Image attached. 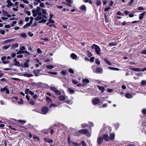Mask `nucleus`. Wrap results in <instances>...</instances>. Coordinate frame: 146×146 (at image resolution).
Segmentation results:
<instances>
[{
	"label": "nucleus",
	"mask_w": 146,
	"mask_h": 146,
	"mask_svg": "<svg viewBox=\"0 0 146 146\" xmlns=\"http://www.w3.org/2000/svg\"><path fill=\"white\" fill-rule=\"evenodd\" d=\"M92 48L95 49V52L98 55H100V52L101 49L99 46L96 44H94L92 46Z\"/></svg>",
	"instance_id": "nucleus-1"
},
{
	"label": "nucleus",
	"mask_w": 146,
	"mask_h": 146,
	"mask_svg": "<svg viewBox=\"0 0 146 146\" xmlns=\"http://www.w3.org/2000/svg\"><path fill=\"white\" fill-rule=\"evenodd\" d=\"M78 132L82 134H85L86 136L89 137L91 135V134L86 129H83L80 130Z\"/></svg>",
	"instance_id": "nucleus-2"
},
{
	"label": "nucleus",
	"mask_w": 146,
	"mask_h": 146,
	"mask_svg": "<svg viewBox=\"0 0 146 146\" xmlns=\"http://www.w3.org/2000/svg\"><path fill=\"white\" fill-rule=\"evenodd\" d=\"M35 20L36 21H38L41 19V20L39 21L38 23H45L46 21V20L42 19V17L40 15H38V16L35 18Z\"/></svg>",
	"instance_id": "nucleus-3"
},
{
	"label": "nucleus",
	"mask_w": 146,
	"mask_h": 146,
	"mask_svg": "<svg viewBox=\"0 0 146 146\" xmlns=\"http://www.w3.org/2000/svg\"><path fill=\"white\" fill-rule=\"evenodd\" d=\"M41 111L42 112V114H46L48 111V108L46 107H44L42 108Z\"/></svg>",
	"instance_id": "nucleus-4"
},
{
	"label": "nucleus",
	"mask_w": 146,
	"mask_h": 146,
	"mask_svg": "<svg viewBox=\"0 0 146 146\" xmlns=\"http://www.w3.org/2000/svg\"><path fill=\"white\" fill-rule=\"evenodd\" d=\"M18 4V2H16L14 4H13V6L14 8H13V11H18V7L17 6Z\"/></svg>",
	"instance_id": "nucleus-5"
},
{
	"label": "nucleus",
	"mask_w": 146,
	"mask_h": 146,
	"mask_svg": "<svg viewBox=\"0 0 146 146\" xmlns=\"http://www.w3.org/2000/svg\"><path fill=\"white\" fill-rule=\"evenodd\" d=\"M29 61H30V60L29 59L26 60H25V62H24L23 65H21V66L22 67H24V68L29 67Z\"/></svg>",
	"instance_id": "nucleus-6"
},
{
	"label": "nucleus",
	"mask_w": 146,
	"mask_h": 146,
	"mask_svg": "<svg viewBox=\"0 0 146 146\" xmlns=\"http://www.w3.org/2000/svg\"><path fill=\"white\" fill-rule=\"evenodd\" d=\"M103 141V138L101 136H98L97 139V143L98 145L102 143Z\"/></svg>",
	"instance_id": "nucleus-7"
},
{
	"label": "nucleus",
	"mask_w": 146,
	"mask_h": 146,
	"mask_svg": "<svg viewBox=\"0 0 146 146\" xmlns=\"http://www.w3.org/2000/svg\"><path fill=\"white\" fill-rule=\"evenodd\" d=\"M100 102V100L97 98H94L92 101L93 104L95 105L98 104Z\"/></svg>",
	"instance_id": "nucleus-8"
},
{
	"label": "nucleus",
	"mask_w": 146,
	"mask_h": 146,
	"mask_svg": "<svg viewBox=\"0 0 146 146\" xmlns=\"http://www.w3.org/2000/svg\"><path fill=\"white\" fill-rule=\"evenodd\" d=\"M7 4L6 6L7 7L9 8L13 6V3L11 2V0H7Z\"/></svg>",
	"instance_id": "nucleus-9"
},
{
	"label": "nucleus",
	"mask_w": 146,
	"mask_h": 146,
	"mask_svg": "<svg viewBox=\"0 0 146 146\" xmlns=\"http://www.w3.org/2000/svg\"><path fill=\"white\" fill-rule=\"evenodd\" d=\"M103 72V69L102 68H96V72L98 74H101Z\"/></svg>",
	"instance_id": "nucleus-10"
},
{
	"label": "nucleus",
	"mask_w": 146,
	"mask_h": 146,
	"mask_svg": "<svg viewBox=\"0 0 146 146\" xmlns=\"http://www.w3.org/2000/svg\"><path fill=\"white\" fill-rule=\"evenodd\" d=\"M103 137L105 141H108L109 140V137L108 134H104L103 135Z\"/></svg>",
	"instance_id": "nucleus-11"
},
{
	"label": "nucleus",
	"mask_w": 146,
	"mask_h": 146,
	"mask_svg": "<svg viewBox=\"0 0 146 146\" xmlns=\"http://www.w3.org/2000/svg\"><path fill=\"white\" fill-rule=\"evenodd\" d=\"M58 99L60 101H63L65 100L66 97L64 95H60L58 97Z\"/></svg>",
	"instance_id": "nucleus-12"
},
{
	"label": "nucleus",
	"mask_w": 146,
	"mask_h": 146,
	"mask_svg": "<svg viewBox=\"0 0 146 146\" xmlns=\"http://www.w3.org/2000/svg\"><path fill=\"white\" fill-rule=\"evenodd\" d=\"M6 58V57L5 56H3L1 58V60H2V62L4 64H6L9 62L8 61H5Z\"/></svg>",
	"instance_id": "nucleus-13"
},
{
	"label": "nucleus",
	"mask_w": 146,
	"mask_h": 146,
	"mask_svg": "<svg viewBox=\"0 0 146 146\" xmlns=\"http://www.w3.org/2000/svg\"><path fill=\"white\" fill-rule=\"evenodd\" d=\"M23 76L27 77L28 78L31 77H32L33 75L31 74H29L27 73H25L23 74Z\"/></svg>",
	"instance_id": "nucleus-14"
},
{
	"label": "nucleus",
	"mask_w": 146,
	"mask_h": 146,
	"mask_svg": "<svg viewBox=\"0 0 146 146\" xmlns=\"http://www.w3.org/2000/svg\"><path fill=\"white\" fill-rule=\"evenodd\" d=\"M44 140L45 141L49 143H52L53 142V141L50 139H48L47 138H44Z\"/></svg>",
	"instance_id": "nucleus-15"
},
{
	"label": "nucleus",
	"mask_w": 146,
	"mask_h": 146,
	"mask_svg": "<svg viewBox=\"0 0 146 146\" xmlns=\"http://www.w3.org/2000/svg\"><path fill=\"white\" fill-rule=\"evenodd\" d=\"M13 62L15 63L14 64V65L17 66H19L20 64L19 62L17 60L16 58H15L14 59Z\"/></svg>",
	"instance_id": "nucleus-16"
},
{
	"label": "nucleus",
	"mask_w": 146,
	"mask_h": 146,
	"mask_svg": "<svg viewBox=\"0 0 146 146\" xmlns=\"http://www.w3.org/2000/svg\"><path fill=\"white\" fill-rule=\"evenodd\" d=\"M40 72V70L38 69H37L36 70H34L33 71L35 76H38V74H39Z\"/></svg>",
	"instance_id": "nucleus-17"
},
{
	"label": "nucleus",
	"mask_w": 146,
	"mask_h": 146,
	"mask_svg": "<svg viewBox=\"0 0 146 146\" xmlns=\"http://www.w3.org/2000/svg\"><path fill=\"white\" fill-rule=\"evenodd\" d=\"M108 68L109 70H119V69L118 68L110 66H108Z\"/></svg>",
	"instance_id": "nucleus-18"
},
{
	"label": "nucleus",
	"mask_w": 146,
	"mask_h": 146,
	"mask_svg": "<svg viewBox=\"0 0 146 146\" xmlns=\"http://www.w3.org/2000/svg\"><path fill=\"white\" fill-rule=\"evenodd\" d=\"M97 87L98 88L99 90L101 91V92L102 93L104 92L105 88L103 86H97Z\"/></svg>",
	"instance_id": "nucleus-19"
},
{
	"label": "nucleus",
	"mask_w": 146,
	"mask_h": 146,
	"mask_svg": "<svg viewBox=\"0 0 146 146\" xmlns=\"http://www.w3.org/2000/svg\"><path fill=\"white\" fill-rule=\"evenodd\" d=\"M115 135L113 133H111L110 134V137L109 139L111 140H113L115 138Z\"/></svg>",
	"instance_id": "nucleus-20"
},
{
	"label": "nucleus",
	"mask_w": 146,
	"mask_h": 146,
	"mask_svg": "<svg viewBox=\"0 0 146 146\" xmlns=\"http://www.w3.org/2000/svg\"><path fill=\"white\" fill-rule=\"evenodd\" d=\"M146 13L145 12H144L140 14L139 15V19H143V17Z\"/></svg>",
	"instance_id": "nucleus-21"
},
{
	"label": "nucleus",
	"mask_w": 146,
	"mask_h": 146,
	"mask_svg": "<svg viewBox=\"0 0 146 146\" xmlns=\"http://www.w3.org/2000/svg\"><path fill=\"white\" fill-rule=\"evenodd\" d=\"M89 80L87 79H83V84L84 85H85L86 84L89 83Z\"/></svg>",
	"instance_id": "nucleus-22"
},
{
	"label": "nucleus",
	"mask_w": 146,
	"mask_h": 146,
	"mask_svg": "<svg viewBox=\"0 0 146 146\" xmlns=\"http://www.w3.org/2000/svg\"><path fill=\"white\" fill-rule=\"evenodd\" d=\"M33 15L34 17H36L37 15V12L35 10L33 9L32 10Z\"/></svg>",
	"instance_id": "nucleus-23"
},
{
	"label": "nucleus",
	"mask_w": 146,
	"mask_h": 146,
	"mask_svg": "<svg viewBox=\"0 0 146 146\" xmlns=\"http://www.w3.org/2000/svg\"><path fill=\"white\" fill-rule=\"evenodd\" d=\"M131 70L136 72H140L141 71V70L140 68H133L131 69Z\"/></svg>",
	"instance_id": "nucleus-24"
},
{
	"label": "nucleus",
	"mask_w": 146,
	"mask_h": 146,
	"mask_svg": "<svg viewBox=\"0 0 146 146\" xmlns=\"http://www.w3.org/2000/svg\"><path fill=\"white\" fill-rule=\"evenodd\" d=\"M125 96L127 98H131L132 97V96L129 93H127L125 95Z\"/></svg>",
	"instance_id": "nucleus-25"
},
{
	"label": "nucleus",
	"mask_w": 146,
	"mask_h": 146,
	"mask_svg": "<svg viewBox=\"0 0 146 146\" xmlns=\"http://www.w3.org/2000/svg\"><path fill=\"white\" fill-rule=\"evenodd\" d=\"M68 90L70 93L72 94L75 92V91L73 89L69 88L68 89Z\"/></svg>",
	"instance_id": "nucleus-26"
},
{
	"label": "nucleus",
	"mask_w": 146,
	"mask_h": 146,
	"mask_svg": "<svg viewBox=\"0 0 146 146\" xmlns=\"http://www.w3.org/2000/svg\"><path fill=\"white\" fill-rule=\"evenodd\" d=\"M40 2V0H35L34 2V5H37L38 3Z\"/></svg>",
	"instance_id": "nucleus-27"
},
{
	"label": "nucleus",
	"mask_w": 146,
	"mask_h": 146,
	"mask_svg": "<svg viewBox=\"0 0 146 146\" xmlns=\"http://www.w3.org/2000/svg\"><path fill=\"white\" fill-rule=\"evenodd\" d=\"M18 46V45L17 44H15L12 45L11 47V48L12 49H14L15 48H17Z\"/></svg>",
	"instance_id": "nucleus-28"
},
{
	"label": "nucleus",
	"mask_w": 146,
	"mask_h": 146,
	"mask_svg": "<svg viewBox=\"0 0 146 146\" xmlns=\"http://www.w3.org/2000/svg\"><path fill=\"white\" fill-rule=\"evenodd\" d=\"M70 56L72 59H76L77 58V56L74 53L71 54Z\"/></svg>",
	"instance_id": "nucleus-29"
},
{
	"label": "nucleus",
	"mask_w": 146,
	"mask_h": 146,
	"mask_svg": "<svg viewBox=\"0 0 146 146\" xmlns=\"http://www.w3.org/2000/svg\"><path fill=\"white\" fill-rule=\"evenodd\" d=\"M31 24L29 22L28 23H26L25 25L23 26V28H25L27 27H29L31 26Z\"/></svg>",
	"instance_id": "nucleus-30"
},
{
	"label": "nucleus",
	"mask_w": 146,
	"mask_h": 146,
	"mask_svg": "<svg viewBox=\"0 0 146 146\" xmlns=\"http://www.w3.org/2000/svg\"><path fill=\"white\" fill-rule=\"evenodd\" d=\"M104 61L106 62L107 64H108L109 65H111V64L110 62L106 58H104Z\"/></svg>",
	"instance_id": "nucleus-31"
},
{
	"label": "nucleus",
	"mask_w": 146,
	"mask_h": 146,
	"mask_svg": "<svg viewBox=\"0 0 146 146\" xmlns=\"http://www.w3.org/2000/svg\"><path fill=\"white\" fill-rule=\"evenodd\" d=\"M50 89L51 90H52L55 92L56 90H57L56 88L54 87H51L50 88Z\"/></svg>",
	"instance_id": "nucleus-32"
},
{
	"label": "nucleus",
	"mask_w": 146,
	"mask_h": 146,
	"mask_svg": "<svg viewBox=\"0 0 146 146\" xmlns=\"http://www.w3.org/2000/svg\"><path fill=\"white\" fill-rule=\"evenodd\" d=\"M20 35L22 38H26L27 37V35L26 34L24 33L20 34Z\"/></svg>",
	"instance_id": "nucleus-33"
},
{
	"label": "nucleus",
	"mask_w": 146,
	"mask_h": 146,
	"mask_svg": "<svg viewBox=\"0 0 146 146\" xmlns=\"http://www.w3.org/2000/svg\"><path fill=\"white\" fill-rule=\"evenodd\" d=\"M31 91L29 89H26L25 91V93L26 94H28L30 93V92Z\"/></svg>",
	"instance_id": "nucleus-34"
},
{
	"label": "nucleus",
	"mask_w": 146,
	"mask_h": 146,
	"mask_svg": "<svg viewBox=\"0 0 146 146\" xmlns=\"http://www.w3.org/2000/svg\"><path fill=\"white\" fill-rule=\"evenodd\" d=\"M54 67V66L52 65H47L46 66V68L48 69H52Z\"/></svg>",
	"instance_id": "nucleus-35"
},
{
	"label": "nucleus",
	"mask_w": 146,
	"mask_h": 146,
	"mask_svg": "<svg viewBox=\"0 0 146 146\" xmlns=\"http://www.w3.org/2000/svg\"><path fill=\"white\" fill-rule=\"evenodd\" d=\"M141 84L142 86H145L146 85V80H142L141 82Z\"/></svg>",
	"instance_id": "nucleus-36"
},
{
	"label": "nucleus",
	"mask_w": 146,
	"mask_h": 146,
	"mask_svg": "<svg viewBox=\"0 0 146 146\" xmlns=\"http://www.w3.org/2000/svg\"><path fill=\"white\" fill-rule=\"evenodd\" d=\"M80 9L83 10H86V7L85 5H83L81 7Z\"/></svg>",
	"instance_id": "nucleus-37"
},
{
	"label": "nucleus",
	"mask_w": 146,
	"mask_h": 146,
	"mask_svg": "<svg viewBox=\"0 0 146 146\" xmlns=\"http://www.w3.org/2000/svg\"><path fill=\"white\" fill-rule=\"evenodd\" d=\"M101 3L100 0H97V2L96 3V5L99 6L101 4Z\"/></svg>",
	"instance_id": "nucleus-38"
},
{
	"label": "nucleus",
	"mask_w": 146,
	"mask_h": 146,
	"mask_svg": "<svg viewBox=\"0 0 146 146\" xmlns=\"http://www.w3.org/2000/svg\"><path fill=\"white\" fill-rule=\"evenodd\" d=\"M13 41V39H9L4 41V42L5 43H6L9 42H11Z\"/></svg>",
	"instance_id": "nucleus-39"
},
{
	"label": "nucleus",
	"mask_w": 146,
	"mask_h": 146,
	"mask_svg": "<svg viewBox=\"0 0 146 146\" xmlns=\"http://www.w3.org/2000/svg\"><path fill=\"white\" fill-rule=\"evenodd\" d=\"M116 42H110L109 44V45L110 46H115L116 45Z\"/></svg>",
	"instance_id": "nucleus-40"
},
{
	"label": "nucleus",
	"mask_w": 146,
	"mask_h": 146,
	"mask_svg": "<svg viewBox=\"0 0 146 146\" xmlns=\"http://www.w3.org/2000/svg\"><path fill=\"white\" fill-rule=\"evenodd\" d=\"M55 93L56 95H60L61 94V92L60 91L57 90H56Z\"/></svg>",
	"instance_id": "nucleus-41"
},
{
	"label": "nucleus",
	"mask_w": 146,
	"mask_h": 146,
	"mask_svg": "<svg viewBox=\"0 0 146 146\" xmlns=\"http://www.w3.org/2000/svg\"><path fill=\"white\" fill-rule=\"evenodd\" d=\"M46 100L49 102H52V100L48 97H46Z\"/></svg>",
	"instance_id": "nucleus-42"
},
{
	"label": "nucleus",
	"mask_w": 146,
	"mask_h": 146,
	"mask_svg": "<svg viewBox=\"0 0 146 146\" xmlns=\"http://www.w3.org/2000/svg\"><path fill=\"white\" fill-rule=\"evenodd\" d=\"M42 13L44 14H47V12L46 10L45 9H42Z\"/></svg>",
	"instance_id": "nucleus-43"
},
{
	"label": "nucleus",
	"mask_w": 146,
	"mask_h": 146,
	"mask_svg": "<svg viewBox=\"0 0 146 146\" xmlns=\"http://www.w3.org/2000/svg\"><path fill=\"white\" fill-rule=\"evenodd\" d=\"M95 62L98 65H100V61L99 60H98V59H96Z\"/></svg>",
	"instance_id": "nucleus-44"
},
{
	"label": "nucleus",
	"mask_w": 146,
	"mask_h": 146,
	"mask_svg": "<svg viewBox=\"0 0 146 146\" xmlns=\"http://www.w3.org/2000/svg\"><path fill=\"white\" fill-rule=\"evenodd\" d=\"M24 53V51H22L21 50H20L19 49V50L17 52V54H21Z\"/></svg>",
	"instance_id": "nucleus-45"
},
{
	"label": "nucleus",
	"mask_w": 146,
	"mask_h": 146,
	"mask_svg": "<svg viewBox=\"0 0 146 146\" xmlns=\"http://www.w3.org/2000/svg\"><path fill=\"white\" fill-rule=\"evenodd\" d=\"M61 73L62 74L65 75L66 74V70H63L61 72Z\"/></svg>",
	"instance_id": "nucleus-46"
},
{
	"label": "nucleus",
	"mask_w": 146,
	"mask_h": 146,
	"mask_svg": "<svg viewBox=\"0 0 146 146\" xmlns=\"http://www.w3.org/2000/svg\"><path fill=\"white\" fill-rule=\"evenodd\" d=\"M23 102L22 99L21 98H20V101L17 102V103L19 105H21L23 104Z\"/></svg>",
	"instance_id": "nucleus-47"
},
{
	"label": "nucleus",
	"mask_w": 146,
	"mask_h": 146,
	"mask_svg": "<svg viewBox=\"0 0 146 146\" xmlns=\"http://www.w3.org/2000/svg\"><path fill=\"white\" fill-rule=\"evenodd\" d=\"M9 45L4 46L2 47V48L6 50L8 49L9 47Z\"/></svg>",
	"instance_id": "nucleus-48"
},
{
	"label": "nucleus",
	"mask_w": 146,
	"mask_h": 146,
	"mask_svg": "<svg viewBox=\"0 0 146 146\" xmlns=\"http://www.w3.org/2000/svg\"><path fill=\"white\" fill-rule=\"evenodd\" d=\"M88 126V125L86 123H84L82 124L81 126L82 128H84L86 127H87Z\"/></svg>",
	"instance_id": "nucleus-49"
},
{
	"label": "nucleus",
	"mask_w": 146,
	"mask_h": 146,
	"mask_svg": "<svg viewBox=\"0 0 146 146\" xmlns=\"http://www.w3.org/2000/svg\"><path fill=\"white\" fill-rule=\"evenodd\" d=\"M40 6L42 7L45 8V6L43 3H41L40 4Z\"/></svg>",
	"instance_id": "nucleus-50"
},
{
	"label": "nucleus",
	"mask_w": 146,
	"mask_h": 146,
	"mask_svg": "<svg viewBox=\"0 0 146 146\" xmlns=\"http://www.w3.org/2000/svg\"><path fill=\"white\" fill-rule=\"evenodd\" d=\"M30 21L29 23L32 24L33 23V21L34 20V19L33 17H30Z\"/></svg>",
	"instance_id": "nucleus-51"
},
{
	"label": "nucleus",
	"mask_w": 146,
	"mask_h": 146,
	"mask_svg": "<svg viewBox=\"0 0 146 146\" xmlns=\"http://www.w3.org/2000/svg\"><path fill=\"white\" fill-rule=\"evenodd\" d=\"M25 48L24 46H21L20 47L19 49H20V50H21L22 51H24L23 50H25Z\"/></svg>",
	"instance_id": "nucleus-52"
},
{
	"label": "nucleus",
	"mask_w": 146,
	"mask_h": 146,
	"mask_svg": "<svg viewBox=\"0 0 146 146\" xmlns=\"http://www.w3.org/2000/svg\"><path fill=\"white\" fill-rule=\"evenodd\" d=\"M68 71L69 72L72 73L74 74V71L72 69L70 68L68 69Z\"/></svg>",
	"instance_id": "nucleus-53"
},
{
	"label": "nucleus",
	"mask_w": 146,
	"mask_h": 146,
	"mask_svg": "<svg viewBox=\"0 0 146 146\" xmlns=\"http://www.w3.org/2000/svg\"><path fill=\"white\" fill-rule=\"evenodd\" d=\"M3 14L4 15V16L7 15L8 13L7 11H2Z\"/></svg>",
	"instance_id": "nucleus-54"
},
{
	"label": "nucleus",
	"mask_w": 146,
	"mask_h": 146,
	"mask_svg": "<svg viewBox=\"0 0 146 146\" xmlns=\"http://www.w3.org/2000/svg\"><path fill=\"white\" fill-rule=\"evenodd\" d=\"M142 113L144 114H146V109H144L142 110Z\"/></svg>",
	"instance_id": "nucleus-55"
},
{
	"label": "nucleus",
	"mask_w": 146,
	"mask_h": 146,
	"mask_svg": "<svg viewBox=\"0 0 146 146\" xmlns=\"http://www.w3.org/2000/svg\"><path fill=\"white\" fill-rule=\"evenodd\" d=\"M143 73H136L135 74V75L136 76H143V74H142Z\"/></svg>",
	"instance_id": "nucleus-56"
},
{
	"label": "nucleus",
	"mask_w": 146,
	"mask_h": 146,
	"mask_svg": "<svg viewBox=\"0 0 146 146\" xmlns=\"http://www.w3.org/2000/svg\"><path fill=\"white\" fill-rule=\"evenodd\" d=\"M50 130V133L51 134H52L54 133V131L53 129L51 128H50L48 129Z\"/></svg>",
	"instance_id": "nucleus-57"
},
{
	"label": "nucleus",
	"mask_w": 146,
	"mask_h": 146,
	"mask_svg": "<svg viewBox=\"0 0 146 146\" xmlns=\"http://www.w3.org/2000/svg\"><path fill=\"white\" fill-rule=\"evenodd\" d=\"M29 103L30 104L32 105H34L35 104V103L34 102V101L33 100H31L30 102Z\"/></svg>",
	"instance_id": "nucleus-58"
},
{
	"label": "nucleus",
	"mask_w": 146,
	"mask_h": 146,
	"mask_svg": "<svg viewBox=\"0 0 146 146\" xmlns=\"http://www.w3.org/2000/svg\"><path fill=\"white\" fill-rule=\"evenodd\" d=\"M82 144V146H86V144L85 142L84 141H82L81 142Z\"/></svg>",
	"instance_id": "nucleus-59"
},
{
	"label": "nucleus",
	"mask_w": 146,
	"mask_h": 146,
	"mask_svg": "<svg viewBox=\"0 0 146 146\" xmlns=\"http://www.w3.org/2000/svg\"><path fill=\"white\" fill-rule=\"evenodd\" d=\"M141 53L143 54H146V49L142 50L141 52Z\"/></svg>",
	"instance_id": "nucleus-60"
},
{
	"label": "nucleus",
	"mask_w": 146,
	"mask_h": 146,
	"mask_svg": "<svg viewBox=\"0 0 146 146\" xmlns=\"http://www.w3.org/2000/svg\"><path fill=\"white\" fill-rule=\"evenodd\" d=\"M139 10H143L144 8L141 7H139L137 8Z\"/></svg>",
	"instance_id": "nucleus-61"
},
{
	"label": "nucleus",
	"mask_w": 146,
	"mask_h": 146,
	"mask_svg": "<svg viewBox=\"0 0 146 146\" xmlns=\"http://www.w3.org/2000/svg\"><path fill=\"white\" fill-rule=\"evenodd\" d=\"M117 14L118 15H121L122 16H123V14L120 12L119 11H118L117 13Z\"/></svg>",
	"instance_id": "nucleus-62"
},
{
	"label": "nucleus",
	"mask_w": 146,
	"mask_h": 146,
	"mask_svg": "<svg viewBox=\"0 0 146 146\" xmlns=\"http://www.w3.org/2000/svg\"><path fill=\"white\" fill-rule=\"evenodd\" d=\"M28 34L31 37H32L33 35V34L31 32H28Z\"/></svg>",
	"instance_id": "nucleus-63"
},
{
	"label": "nucleus",
	"mask_w": 146,
	"mask_h": 146,
	"mask_svg": "<svg viewBox=\"0 0 146 146\" xmlns=\"http://www.w3.org/2000/svg\"><path fill=\"white\" fill-rule=\"evenodd\" d=\"M16 23L17 22L16 21H13L11 24V26L13 27L14 26V25L16 24Z\"/></svg>",
	"instance_id": "nucleus-64"
}]
</instances>
